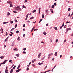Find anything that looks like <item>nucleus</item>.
<instances>
[{
  "mask_svg": "<svg viewBox=\"0 0 73 73\" xmlns=\"http://www.w3.org/2000/svg\"><path fill=\"white\" fill-rule=\"evenodd\" d=\"M57 52H55V56H57Z\"/></svg>",
  "mask_w": 73,
  "mask_h": 73,
  "instance_id": "nucleus-17",
  "label": "nucleus"
},
{
  "mask_svg": "<svg viewBox=\"0 0 73 73\" xmlns=\"http://www.w3.org/2000/svg\"><path fill=\"white\" fill-rule=\"evenodd\" d=\"M33 18H34V17H31L30 18V20H31V19H32Z\"/></svg>",
  "mask_w": 73,
  "mask_h": 73,
  "instance_id": "nucleus-29",
  "label": "nucleus"
},
{
  "mask_svg": "<svg viewBox=\"0 0 73 73\" xmlns=\"http://www.w3.org/2000/svg\"><path fill=\"white\" fill-rule=\"evenodd\" d=\"M51 55V54H48V57H50Z\"/></svg>",
  "mask_w": 73,
  "mask_h": 73,
  "instance_id": "nucleus-34",
  "label": "nucleus"
},
{
  "mask_svg": "<svg viewBox=\"0 0 73 73\" xmlns=\"http://www.w3.org/2000/svg\"><path fill=\"white\" fill-rule=\"evenodd\" d=\"M10 7H13V5L11 4H10Z\"/></svg>",
  "mask_w": 73,
  "mask_h": 73,
  "instance_id": "nucleus-19",
  "label": "nucleus"
},
{
  "mask_svg": "<svg viewBox=\"0 0 73 73\" xmlns=\"http://www.w3.org/2000/svg\"><path fill=\"white\" fill-rule=\"evenodd\" d=\"M23 53H24V54H26V52H25V51H23Z\"/></svg>",
  "mask_w": 73,
  "mask_h": 73,
  "instance_id": "nucleus-47",
  "label": "nucleus"
},
{
  "mask_svg": "<svg viewBox=\"0 0 73 73\" xmlns=\"http://www.w3.org/2000/svg\"><path fill=\"white\" fill-rule=\"evenodd\" d=\"M35 61H36V59H33L32 60V63H33Z\"/></svg>",
  "mask_w": 73,
  "mask_h": 73,
  "instance_id": "nucleus-14",
  "label": "nucleus"
},
{
  "mask_svg": "<svg viewBox=\"0 0 73 73\" xmlns=\"http://www.w3.org/2000/svg\"><path fill=\"white\" fill-rule=\"evenodd\" d=\"M10 33H11L12 34H13V33H12L11 31H10Z\"/></svg>",
  "mask_w": 73,
  "mask_h": 73,
  "instance_id": "nucleus-50",
  "label": "nucleus"
},
{
  "mask_svg": "<svg viewBox=\"0 0 73 73\" xmlns=\"http://www.w3.org/2000/svg\"><path fill=\"white\" fill-rule=\"evenodd\" d=\"M19 33V31H16V33Z\"/></svg>",
  "mask_w": 73,
  "mask_h": 73,
  "instance_id": "nucleus-40",
  "label": "nucleus"
},
{
  "mask_svg": "<svg viewBox=\"0 0 73 73\" xmlns=\"http://www.w3.org/2000/svg\"><path fill=\"white\" fill-rule=\"evenodd\" d=\"M7 3H9V4H11V3H12V2H11V1H7Z\"/></svg>",
  "mask_w": 73,
  "mask_h": 73,
  "instance_id": "nucleus-3",
  "label": "nucleus"
},
{
  "mask_svg": "<svg viewBox=\"0 0 73 73\" xmlns=\"http://www.w3.org/2000/svg\"><path fill=\"white\" fill-rule=\"evenodd\" d=\"M28 1V0H25V1L24 2V3H27Z\"/></svg>",
  "mask_w": 73,
  "mask_h": 73,
  "instance_id": "nucleus-32",
  "label": "nucleus"
},
{
  "mask_svg": "<svg viewBox=\"0 0 73 73\" xmlns=\"http://www.w3.org/2000/svg\"><path fill=\"white\" fill-rule=\"evenodd\" d=\"M5 73H7V71H6V70H5Z\"/></svg>",
  "mask_w": 73,
  "mask_h": 73,
  "instance_id": "nucleus-63",
  "label": "nucleus"
},
{
  "mask_svg": "<svg viewBox=\"0 0 73 73\" xmlns=\"http://www.w3.org/2000/svg\"><path fill=\"white\" fill-rule=\"evenodd\" d=\"M21 70V69H18V70H16V72H20Z\"/></svg>",
  "mask_w": 73,
  "mask_h": 73,
  "instance_id": "nucleus-6",
  "label": "nucleus"
},
{
  "mask_svg": "<svg viewBox=\"0 0 73 73\" xmlns=\"http://www.w3.org/2000/svg\"><path fill=\"white\" fill-rule=\"evenodd\" d=\"M54 58H53V59H52V60L54 61Z\"/></svg>",
  "mask_w": 73,
  "mask_h": 73,
  "instance_id": "nucleus-61",
  "label": "nucleus"
},
{
  "mask_svg": "<svg viewBox=\"0 0 73 73\" xmlns=\"http://www.w3.org/2000/svg\"><path fill=\"white\" fill-rule=\"evenodd\" d=\"M29 15V14H28L26 16V19H25V20H27V19H28V16Z\"/></svg>",
  "mask_w": 73,
  "mask_h": 73,
  "instance_id": "nucleus-4",
  "label": "nucleus"
},
{
  "mask_svg": "<svg viewBox=\"0 0 73 73\" xmlns=\"http://www.w3.org/2000/svg\"><path fill=\"white\" fill-rule=\"evenodd\" d=\"M71 9L70 8H69L68 9V11H70V10Z\"/></svg>",
  "mask_w": 73,
  "mask_h": 73,
  "instance_id": "nucleus-25",
  "label": "nucleus"
},
{
  "mask_svg": "<svg viewBox=\"0 0 73 73\" xmlns=\"http://www.w3.org/2000/svg\"><path fill=\"white\" fill-rule=\"evenodd\" d=\"M27 70H29V68H27Z\"/></svg>",
  "mask_w": 73,
  "mask_h": 73,
  "instance_id": "nucleus-41",
  "label": "nucleus"
},
{
  "mask_svg": "<svg viewBox=\"0 0 73 73\" xmlns=\"http://www.w3.org/2000/svg\"><path fill=\"white\" fill-rule=\"evenodd\" d=\"M41 54V53L39 54L38 55V58H39L40 57Z\"/></svg>",
  "mask_w": 73,
  "mask_h": 73,
  "instance_id": "nucleus-11",
  "label": "nucleus"
},
{
  "mask_svg": "<svg viewBox=\"0 0 73 73\" xmlns=\"http://www.w3.org/2000/svg\"><path fill=\"white\" fill-rule=\"evenodd\" d=\"M20 68V65H19L18 67L17 68V69H19Z\"/></svg>",
  "mask_w": 73,
  "mask_h": 73,
  "instance_id": "nucleus-24",
  "label": "nucleus"
},
{
  "mask_svg": "<svg viewBox=\"0 0 73 73\" xmlns=\"http://www.w3.org/2000/svg\"><path fill=\"white\" fill-rule=\"evenodd\" d=\"M35 27H33V29H33V30H34V29H35Z\"/></svg>",
  "mask_w": 73,
  "mask_h": 73,
  "instance_id": "nucleus-52",
  "label": "nucleus"
},
{
  "mask_svg": "<svg viewBox=\"0 0 73 73\" xmlns=\"http://www.w3.org/2000/svg\"><path fill=\"white\" fill-rule=\"evenodd\" d=\"M51 71V70H47V71H46V72H50V71Z\"/></svg>",
  "mask_w": 73,
  "mask_h": 73,
  "instance_id": "nucleus-21",
  "label": "nucleus"
},
{
  "mask_svg": "<svg viewBox=\"0 0 73 73\" xmlns=\"http://www.w3.org/2000/svg\"><path fill=\"white\" fill-rule=\"evenodd\" d=\"M20 38V37H18V38H17V40L18 41H19V40H20V39H19Z\"/></svg>",
  "mask_w": 73,
  "mask_h": 73,
  "instance_id": "nucleus-26",
  "label": "nucleus"
},
{
  "mask_svg": "<svg viewBox=\"0 0 73 73\" xmlns=\"http://www.w3.org/2000/svg\"><path fill=\"white\" fill-rule=\"evenodd\" d=\"M51 13H52L53 14L54 13L53 11L52 10L51 11Z\"/></svg>",
  "mask_w": 73,
  "mask_h": 73,
  "instance_id": "nucleus-49",
  "label": "nucleus"
},
{
  "mask_svg": "<svg viewBox=\"0 0 73 73\" xmlns=\"http://www.w3.org/2000/svg\"><path fill=\"white\" fill-rule=\"evenodd\" d=\"M58 39H56V41H55L56 42V43L57 42H58Z\"/></svg>",
  "mask_w": 73,
  "mask_h": 73,
  "instance_id": "nucleus-43",
  "label": "nucleus"
},
{
  "mask_svg": "<svg viewBox=\"0 0 73 73\" xmlns=\"http://www.w3.org/2000/svg\"><path fill=\"white\" fill-rule=\"evenodd\" d=\"M40 9H41V8L40 7L38 9V11H39L38 14H40Z\"/></svg>",
  "mask_w": 73,
  "mask_h": 73,
  "instance_id": "nucleus-10",
  "label": "nucleus"
},
{
  "mask_svg": "<svg viewBox=\"0 0 73 73\" xmlns=\"http://www.w3.org/2000/svg\"><path fill=\"white\" fill-rule=\"evenodd\" d=\"M15 22H18L17 20H16V19L15 20Z\"/></svg>",
  "mask_w": 73,
  "mask_h": 73,
  "instance_id": "nucleus-59",
  "label": "nucleus"
},
{
  "mask_svg": "<svg viewBox=\"0 0 73 73\" xmlns=\"http://www.w3.org/2000/svg\"><path fill=\"white\" fill-rule=\"evenodd\" d=\"M46 72H41L40 73H46Z\"/></svg>",
  "mask_w": 73,
  "mask_h": 73,
  "instance_id": "nucleus-64",
  "label": "nucleus"
},
{
  "mask_svg": "<svg viewBox=\"0 0 73 73\" xmlns=\"http://www.w3.org/2000/svg\"><path fill=\"white\" fill-rule=\"evenodd\" d=\"M16 56L18 57H19V54H16Z\"/></svg>",
  "mask_w": 73,
  "mask_h": 73,
  "instance_id": "nucleus-18",
  "label": "nucleus"
},
{
  "mask_svg": "<svg viewBox=\"0 0 73 73\" xmlns=\"http://www.w3.org/2000/svg\"><path fill=\"white\" fill-rule=\"evenodd\" d=\"M36 11V10H34L32 12L33 13H35Z\"/></svg>",
  "mask_w": 73,
  "mask_h": 73,
  "instance_id": "nucleus-30",
  "label": "nucleus"
},
{
  "mask_svg": "<svg viewBox=\"0 0 73 73\" xmlns=\"http://www.w3.org/2000/svg\"><path fill=\"white\" fill-rule=\"evenodd\" d=\"M47 66H46L44 68V70L45 69H46V68H47Z\"/></svg>",
  "mask_w": 73,
  "mask_h": 73,
  "instance_id": "nucleus-44",
  "label": "nucleus"
},
{
  "mask_svg": "<svg viewBox=\"0 0 73 73\" xmlns=\"http://www.w3.org/2000/svg\"><path fill=\"white\" fill-rule=\"evenodd\" d=\"M14 29V28L12 29H11V31H13Z\"/></svg>",
  "mask_w": 73,
  "mask_h": 73,
  "instance_id": "nucleus-37",
  "label": "nucleus"
},
{
  "mask_svg": "<svg viewBox=\"0 0 73 73\" xmlns=\"http://www.w3.org/2000/svg\"><path fill=\"white\" fill-rule=\"evenodd\" d=\"M66 40L65 39L64 41V42H66Z\"/></svg>",
  "mask_w": 73,
  "mask_h": 73,
  "instance_id": "nucleus-55",
  "label": "nucleus"
},
{
  "mask_svg": "<svg viewBox=\"0 0 73 73\" xmlns=\"http://www.w3.org/2000/svg\"><path fill=\"white\" fill-rule=\"evenodd\" d=\"M13 69H11V70L10 73H12L13 72Z\"/></svg>",
  "mask_w": 73,
  "mask_h": 73,
  "instance_id": "nucleus-13",
  "label": "nucleus"
},
{
  "mask_svg": "<svg viewBox=\"0 0 73 73\" xmlns=\"http://www.w3.org/2000/svg\"><path fill=\"white\" fill-rule=\"evenodd\" d=\"M7 22H3V24H7Z\"/></svg>",
  "mask_w": 73,
  "mask_h": 73,
  "instance_id": "nucleus-23",
  "label": "nucleus"
},
{
  "mask_svg": "<svg viewBox=\"0 0 73 73\" xmlns=\"http://www.w3.org/2000/svg\"><path fill=\"white\" fill-rule=\"evenodd\" d=\"M56 65H55L54 66V68H52V70H53L54 69V68L56 67Z\"/></svg>",
  "mask_w": 73,
  "mask_h": 73,
  "instance_id": "nucleus-28",
  "label": "nucleus"
},
{
  "mask_svg": "<svg viewBox=\"0 0 73 73\" xmlns=\"http://www.w3.org/2000/svg\"><path fill=\"white\" fill-rule=\"evenodd\" d=\"M54 7V5H52V6L51 7H52V8H53Z\"/></svg>",
  "mask_w": 73,
  "mask_h": 73,
  "instance_id": "nucleus-27",
  "label": "nucleus"
},
{
  "mask_svg": "<svg viewBox=\"0 0 73 73\" xmlns=\"http://www.w3.org/2000/svg\"><path fill=\"white\" fill-rule=\"evenodd\" d=\"M36 22V21H35V22H33V23H35V24Z\"/></svg>",
  "mask_w": 73,
  "mask_h": 73,
  "instance_id": "nucleus-53",
  "label": "nucleus"
},
{
  "mask_svg": "<svg viewBox=\"0 0 73 73\" xmlns=\"http://www.w3.org/2000/svg\"><path fill=\"white\" fill-rule=\"evenodd\" d=\"M9 37H8L5 40V42H7V41L8 40V39L9 38Z\"/></svg>",
  "mask_w": 73,
  "mask_h": 73,
  "instance_id": "nucleus-9",
  "label": "nucleus"
},
{
  "mask_svg": "<svg viewBox=\"0 0 73 73\" xmlns=\"http://www.w3.org/2000/svg\"><path fill=\"white\" fill-rule=\"evenodd\" d=\"M8 61V60H5L4 62H3L2 63V64H5V63L7 61Z\"/></svg>",
  "mask_w": 73,
  "mask_h": 73,
  "instance_id": "nucleus-2",
  "label": "nucleus"
},
{
  "mask_svg": "<svg viewBox=\"0 0 73 73\" xmlns=\"http://www.w3.org/2000/svg\"><path fill=\"white\" fill-rule=\"evenodd\" d=\"M17 24H16L15 26V28L16 27H17Z\"/></svg>",
  "mask_w": 73,
  "mask_h": 73,
  "instance_id": "nucleus-33",
  "label": "nucleus"
},
{
  "mask_svg": "<svg viewBox=\"0 0 73 73\" xmlns=\"http://www.w3.org/2000/svg\"><path fill=\"white\" fill-rule=\"evenodd\" d=\"M15 9L16 10H17L21 11L22 10V9L20 8V7L19 6H17V7H16L15 8Z\"/></svg>",
  "mask_w": 73,
  "mask_h": 73,
  "instance_id": "nucleus-1",
  "label": "nucleus"
},
{
  "mask_svg": "<svg viewBox=\"0 0 73 73\" xmlns=\"http://www.w3.org/2000/svg\"><path fill=\"white\" fill-rule=\"evenodd\" d=\"M27 22H28V23H29L30 21L29 20V21H27Z\"/></svg>",
  "mask_w": 73,
  "mask_h": 73,
  "instance_id": "nucleus-35",
  "label": "nucleus"
},
{
  "mask_svg": "<svg viewBox=\"0 0 73 73\" xmlns=\"http://www.w3.org/2000/svg\"><path fill=\"white\" fill-rule=\"evenodd\" d=\"M44 14H42V18H44Z\"/></svg>",
  "mask_w": 73,
  "mask_h": 73,
  "instance_id": "nucleus-31",
  "label": "nucleus"
},
{
  "mask_svg": "<svg viewBox=\"0 0 73 73\" xmlns=\"http://www.w3.org/2000/svg\"><path fill=\"white\" fill-rule=\"evenodd\" d=\"M23 8H27V7H26L25 6H24V5H23Z\"/></svg>",
  "mask_w": 73,
  "mask_h": 73,
  "instance_id": "nucleus-22",
  "label": "nucleus"
},
{
  "mask_svg": "<svg viewBox=\"0 0 73 73\" xmlns=\"http://www.w3.org/2000/svg\"><path fill=\"white\" fill-rule=\"evenodd\" d=\"M32 65L33 67H35V64H32Z\"/></svg>",
  "mask_w": 73,
  "mask_h": 73,
  "instance_id": "nucleus-45",
  "label": "nucleus"
},
{
  "mask_svg": "<svg viewBox=\"0 0 73 73\" xmlns=\"http://www.w3.org/2000/svg\"><path fill=\"white\" fill-rule=\"evenodd\" d=\"M13 13H17V12L16 11H13Z\"/></svg>",
  "mask_w": 73,
  "mask_h": 73,
  "instance_id": "nucleus-46",
  "label": "nucleus"
},
{
  "mask_svg": "<svg viewBox=\"0 0 73 73\" xmlns=\"http://www.w3.org/2000/svg\"><path fill=\"white\" fill-rule=\"evenodd\" d=\"M6 35H8V34L7 32H6Z\"/></svg>",
  "mask_w": 73,
  "mask_h": 73,
  "instance_id": "nucleus-57",
  "label": "nucleus"
},
{
  "mask_svg": "<svg viewBox=\"0 0 73 73\" xmlns=\"http://www.w3.org/2000/svg\"><path fill=\"white\" fill-rule=\"evenodd\" d=\"M9 35L10 36H12V34H10Z\"/></svg>",
  "mask_w": 73,
  "mask_h": 73,
  "instance_id": "nucleus-62",
  "label": "nucleus"
},
{
  "mask_svg": "<svg viewBox=\"0 0 73 73\" xmlns=\"http://www.w3.org/2000/svg\"><path fill=\"white\" fill-rule=\"evenodd\" d=\"M0 31H2L1 32V33H3V32H4V31H3V29H0Z\"/></svg>",
  "mask_w": 73,
  "mask_h": 73,
  "instance_id": "nucleus-7",
  "label": "nucleus"
},
{
  "mask_svg": "<svg viewBox=\"0 0 73 73\" xmlns=\"http://www.w3.org/2000/svg\"><path fill=\"white\" fill-rule=\"evenodd\" d=\"M0 58H1V59H2L4 58V56H1L0 57Z\"/></svg>",
  "mask_w": 73,
  "mask_h": 73,
  "instance_id": "nucleus-8",
  "label": "nucleus"
},
{
  "mask_svg": "<svg viewBox=\"0 0 73 73\" xmlns=\"http://www.w3.org/2000/svg\"><path fill=\"white\" fill-rule=\"evenodd\" d=\"M15 67H16V66H14V67H13V69H15Z\"/></svg>",
  "mask_w": 73,
  "mask_h": 73,
  "instance_id": "nucleus-39",
  "label": "nucleus"
},
{
  "mask_svg": "<svg viewBox=\"0 0 73 73\" xmlns=\"http://www.w3.org/2000/svg\"><path fill=\"white\" fill-rule=\"evenodd\" d=\"M70 30H71V28H67V29H66L67 31H70Z\"/></svg>",
  "mask_w": 73,
  "mask_h": 73,
  "instance_id": "nucleus-5",
  "label": "nucleus"
},
{
  "mask_svg": "<svg viewBox=\"0 0 73 73\" xmlns=\"http://www.w3.org/2000/svg\"><path fill=\"white\" fill-rule=\"evenodd\" d=\"M13 50H15V51H17L18 49H17V48H16L15 49H14Z\"/></svg>",
  "mask_w": 73,
  "mask_h": 73,
  "instance_id": "nucleus-16",
  "label": "nucleus"
},
{
  "mask_svg": "<svg viewBox=\"0 0 73 73\" xmlns=\"http://www.w3.org/2000/svg\"><path fill=\"white\" fill-rule=\"evenodd\" d=\"M25 24H24L23 26V27L25 28Z\"/></svg>",
  "mask_w": 73,
  "mask_h": 73,
  "instance_id": "nucleus-38",
  "label": "nucleus"
},
{
  "mask_svg": "<svg viewBox=\"0 0 73 73\" xmlns=\"http://www.w3.org/2000/svg\"><path fill=\"white\" fill-rule=\"evenodd\" d=\"M12 60H10L9 61V62H12Z\"/></svg>",
  "mask_w": 73,
  "mask_h": 73,
  "instance_id": "nucleus-51",
  "label": "nucleus"
},
{
  "mask_svg": "<svg viewBox=\"0 0 73 73\" xmlns=\"http://www.w3.org/2000/svg\"><path fill=\"white\" fill-rule=\"evenodd\" d=\"M54 29H55V30L56 31H57L58 29H57V27H54Z\"/></svg>",
  "mask_w": 73,
  "mask_h": 73,
  "instance_id": "nucleus-20",
  "label": "nucleus"
},
{
  "mask_svg": "<svg viewBox=\"0 0 73 73\" xmlns=\"http://www.w3.org/2000/svg\"><path fill=\"white\" fill-rule=\"evenodd\" d=\"M26 48H23V50L24 51H25L26 50Z\"/></svg>",
  "mask_w": 73,
  "mask_h": 73,
  "instance_id": "nucleus-36",
  "label": "nucleus"
},
{
  "mask_svg": "<svg viewBox=\"0 0 73 73\" xmlns=\"http://www.w3.org/2000/svg\"><path fill=\"white\" fill-rule=\"evenodd\" d=\"M42 20H43V19H41L40 20V21H42Z\"/></svg>",
  "mask_w": 73,
  "mask_h": 73,
  "instance_id": "nucleus-54",
  "label": "nucleus"
},
{
  "mask_svg": "<svg viewBox=\"0 0 73 73\" xmlns=\"http://www.w3.org/2000/svg\"><path fill=\"white\" fill-rule=\"evenodd\" d=\"M43 34L44 35H46V32L45 31H44V32H43Z\"/></svg>",
  "mask_w": 73,
  "mask_h": 73,
  "instance_id": "nucleus-15",
  "label": "nucleus"
},
{
  "mask_svg": "<svg viewBox=\"0 0 73 73\" xmlns=\"http://www.w3.org/2000/svg\"><path fill=\"white\" fill-rule=\"evenodd\" d=\"M14 21H12L11 20H10V23L11 24H12L13 23Z\"/></svg>",
  "mask_w": 73,
  "mask_h": 73,
  "instance_id": "nucleus-12",
  "label": "nucleus"
},
{
  "mask_svg": "<svg viewBox=\"0 0 73 73\" xmlns=\"http://www.w3.org/2000/svg\"><path fill=\"white\" fill-rule=\"evenodd\" d=\"M38 30V29H35L34 30V31H37Z\"/></svg>",
  "mask_w": 73,
  "mask_h": 73,
  "instance_id": "nucleus-48",
  "label": "nucleus"
},
{
  "mask_svg": "<svg viewBox=\"0 0 73 73\" xmlns=\"http://www.w3.org/2000/svg\"><path fill=\"white\" fill-rule=\"evenodd\" d=\"M10 15V13H8V14H7V15Z\"/></svg>",
  "mask_w": 73,
  "mask_h": 73,
  "instance_id": "nucleus-42",
  "label": "nucleus"
},
{
  "mask_svg": "<svg viewBox=\"0 0 73 73\" xmlns=\"http://www.w3.org/2000/svg\"><path fill=\"white\" fill-rule=\"evenodd\" d=\"M54 5L56 6V3H54Z\"/></svg>",
  "mask_w": 73,
  "mask_h": 73,
  "instance_id": "nucleus-60",
  "label": "nucleus"
},
{
  "mask_svg": "<svg viewBox=\"0 0 73 73\" xmlns=\"http://www.w3.org/2000/svg\"><path fill=\"white\" fill-rule=\"evenodd\" d=\"M73 15V12L72 13V14L71 15V17L72 16V15Z\"/></svg>",
  "mask_w": 73,
  "mask_h": 73,
  "instance_id": "nucleus-58",
  "label": "nucleus"
},
{
  "mask_svg": "<svg viewBox=\"0 0 73 73\" xmlns=\"http://www.w3.org/2000/svg\"><path fill=\"white\" fill-rule=\"evenodd\" d=\"M70 14L69 13V14H68V17H70Z\"/></svg>",
  "mask_w": 73,
  "mask_h": 73,
  "instance_id": "nucleus-56",
  "label": "nucleus"
}]
</instances>
